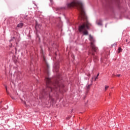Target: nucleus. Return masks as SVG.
I'll return each instance as SVG.
<instances>
[{
    "label": "nucleus",
    "mask_w": 130,
    "mask_h": 130,
    "mask_svg": "<svg viewBox=\"0 0 130 130\" xmlns=\"http://www.w3.org/2000/svg\"><path fill=\"white\" fill-rule=\"evenodd\" d=\"M116 76L118 77V78H119V77H120V74L117 75Z\"/></svg>",
    "instance_id": "obj_14"
},
{
    "label": "nucleus",
    "mask_w": 130,
    "mask_h": 130,
    "mask_svg": "<svg viewBox=\"0 0 130 130\" xmlns=\"http://www.w3.org/2000/svg\"><path fill=\"white\" fill-rule=\"evenodd\" d=\"M98 25H99V26H102V20H100V22L98 23Z\"/></svg>",
    "instance_id": "obj_7"
},
{
    "label": "nucleus",
    "mask_w": 130,
    "mask_h": 130,
    "mask_svg": "<svg viewBox=\"0 0 130 130\" xmlns=\"http://www.w3.org/2000/svg\"><path fill=\"white\" fill-rule=\"evenodd\" d=\"M95 79H94V81H96V80H97V79H98V77H94Z\"/></svg>",
    "instance_id": "obj_15"
},
{
    "label": "nucleus",
    "mask_w": 130,
    "mask_h": 130,
    "mask_svg": "<svg viewBox=\"0 0 130 130\" xmlns=\"http://www.w3.org/2000/svg\"><path fill=\"white\" fill-rule=\"evenodd\" d=\"M91 86H92V84H89L86 86L87 92L89 91V90H90V88L91 87Z\"/></svg>",
    "instance_id": "obj_6"
},
{
    "label": "nucleus",
    "mask_w": 130,
    "mask_h": 130,
    "mask_svg": "<svg viewBox=\"0 0 130 130\" xmlns=\"http://www.w3.org/2000/svg\"><path fill=\"white\" fill-rule=\"evenodd\" d=\"M77 130H83L82 129H77Z\"/></svg>",
    "instance_id": "obj_19"
},
{
    "label": "nucleus",
    "mask_w": 130,
    "mask_h": 130,
    "mask_svg": "<svg viewBox=\"0 0 130 130\" xmlns=\"http://www.w3.org/2000/svg\"><path fill=\"white\" fill-rule=\"evenodd\" d=\"M89 40L90 41V46L92 50H93L94 52H98V48L96 47L94 44L95 42H96V41L91 35H89Z\"/></svg>",
    "instance_id": "obj_2"
},
{
    "label": "nucleus",
    "mask_w": 130,
    "mask_h": 130,
    "mask_svg": "<svg viewBox=\"0 0 130 130\" xmlns=\"http://www.w3.org/2000/svg\"><path fill=\"white\" fill-rule=\"evenodd\" d=\"M108 88H109V86H106L105 87V90H107V89H108Z\"/></svg>",
    "instance_id": "obj_12"
},
{
    "label": "nucleus",
    "mask_w": 130,
    "mask_h": 130,
    "mask_svg": "<svg viewBox=\"0 0 130 130\" xmlns=\"http://www.w3.org/2000/svg\"><path fill=\"white\" fill-rule=\"evenodd\" d=\"M23 26H24V23H20L17 24L18 28H22Z\"/></svg>",
    "instance_id": "obj_5"
},
{
    "label": "nucleus",
    "mask_w": 130,
    "mask_h": 130,
    "mask_svg": "<svg viewBox=\"0 0 130 130\" xmlns=\"http://www.w3.org/2000/svg\"><path fill=\"white\" fill-rule=\"evenodd\" d=\"M0 104H2V102H0Z\"/></svg>",
    "instance_id": "obj_24"
},
{
    "label": "nucleus",
    "mask_w": 130,
    "mask_h": 130,
    "mask_svg": "<svg viewBox=\"0 0 130 130\" xmlns=\"http://www.w3.org/2000/svg\"><path fill=\"white\" fill-rule=\"evenodd\" d=\"M54 69L55 70L56 73L58 72V69H59V64L58 62H56L54 66Z\"/></svg>",
    "instance_id": "obj_3"
},
{
    "label": "nucleus",
    "mask_w": 130,
    "mask_h": 130,
    "mask_svg": "<svg viewBox=\"0 0 130 130\" xmlns=\"http://www.w3.org/2000/svg\"><path fill=\"white\" fill-rule=\"evenodd\" d=\"M10 47H12V44H11V46H10Z\"/></svg>",
    "instance_id": "obj_22"
},
{
    "label": "nucleus",
    "mask_w": 130,
    "mask_h": 130,
    "mask_svg": "<svg viewBox=\"0 0 130 130\" xmlns=\"http://www.w3.org/2000/svg\"><path fill=\"white\" fill-rule=\"evenodd\" d=\"M61 80V76L58 75L57 80L54 82H51V78L46 77L45 81L46 82V88H43L41 91V97L46 99V100H51V102L54 101V99H52V96H54V94H57L58 92H60L61 88H64V85L60 83Z\"/></svg>",
    "instance_id": "obj_1"
},
{
    "label": "nucleus",
    "mask_w": 130,
    "mask_h": 130,
    "mask_svg": "<svg viewBox=\"0 0 130 130\" xmlns=\"http://www.w3.org/2000/svg\"><path fill=\"white\" fill-rule=\"evenodd\" d=\"M106 26H107V25H106Z\"/></svg>",
    "instance_id": "obj_27"
},
{
    "label": "nucleus",
    "mask_w": 130,
    "mask_h": 130,
    "mask_svg": "<svg viewBox=\"0 0 130 130\" xmlns=\"http://www.w3.org/2000/svg\"><path fill=\"white\" fill-rule=\"evenodd\" d=\"M0 108H2V107L0 106Z\"/></svg>",
    "instance_id": "obj_25"
},
{
    "label": "nucleus",
    "mask_w": 130,
    "mask_h": 130,
    "mask_svg": "<svg viewBox=\"0 0 130 130\" xmlns=\"http://www.w3.org/2000/svg\"><path fill=\"white\" fill-rule=\"evenodd\" d=\"M14 39H15V37L12 38L9 41L10 42H11V41H13V40H14Z\"/></svg>",
    "instance_id": "obj_13"
},
{
    "label": "nucleus",
    "mask_w": 130,
    "mask_h": 130,
    "mask_svg": "<svg viewBox=\"0 0 130 130\" xmlns=\"http://www.w3.org/2000/svg\"><path fill=\"white\" fill-rule=\"evenodd\" d=\"M92 79H94V77H92Z\"/></svg>",
    "instance_id": "obj_26"
},
{
    "label": "nucleus",
    "mask_w": 130,
    "mask_h": 130,
    "mask_svg": "<svg viewBox=\"0 0 130 130\" xmlns=\"http://www.w3.org/2000/svg\"><path fill=\"white\" fill-rule=\"evenodd\" d=\"M24 104H25V105H26V102H25L24 103Z\"/></svg>",
    "instance_id": "obj_20"
},
{
    "label": "nucleus",
    "mask_w": 130,
    "mask_h": 130,
    "mask_svg": "<svg viewBox=\"0 0 130 130\" xmlns=\"http://www.w3.org/2000/svg\"><path fill=\"white\" fill-rule=\"evenodd\" d=\"M122 49H121V47H119L118 49V53L122 52Z\"/></svg>",
    "instance_id": "obj_9"
},
{
    "label": "nucleus",
    "mask_w": 130,
    "mask_h": 130,
    "mask_svg": "<svg viewBox=\"0 0 130 130\" xmlns=\"http://www.w3.org/2000/svg\"><path fill=\"white\" fill-rule=\"evenodd\" d=\"M62 9V7H58L57 8H56V11H60V10Z\"/></svg>",
    "instance_id": "obj_10"
},
{
    "label": "nucleus",
    "mask_w": 130,
    "mask_h": 130,
    "mask_svg": "<svg viewBox=\"0 0 130 130\" xmlns=\"http://www.w3.org/2000/svg\"><path fill=\"white\" fill-rule=\"evenodd\" d=\"M116 42L114 43V44H113L112 45H111L112 47H113V46H116Z\"/></svg>",
    "instance_id": "obj_11"
},
{
    "label": "nucleus",
    "mask_w": 130,
    "mask_h": 130,
    "mask_svg": "<svg viewBox=\"0 0 130 130\" xmlns=\"http://www.w3.org/2000/svg\"><path fill=\"white\" fill-rule=\"evenodd\" d=\"M96 77H99V73L97 74Z\"/></svg>",
    "instance_id": "obj_17"
},
{
    "label": "nucleus",
    "mask_w": 130,
    "mask_h": 130,
    "mask_svg": "<svg viewBox=\"0 0 130 130\" xmlns=\"http://www.w3.org/2000/svg\"><path fill=\"white\" fill-rule=\"evenodd\" d=\"M6 91H8V88L6 86Z\"/></svg>",
    "instance_id": "obj_18"
},
{
    "label": "nucleus",
    "mask_w": 130,
    "mask_h": 130,
    "mask_svg": "<svg viewBox=\"0 0 130 130\" xmlns=\"http://www.w3.org/2000/svg\"><path fill=\"white\" fill-rule=\"evenodd\" d=\"M44 60H45V57H44Z\"/></svg>",
    "instance_id": "obj_21"
},
{
    "label": "nucleus",
    "mask_w": 130,
    "mask_h": 130,
    "mask_svg": "<svg viewBox=\"0 0 130 130\" xmlns=\"http://www.w3.org/2000/svg\"><path fill=\"white\" fill-rule=\"evenodd\" d=\"M126 42H127V40H126Z\"/></svg>",
    "instance_id": "obj_23"
},
{
    "label": "nucleus",
    "mask_w": 130,
    "mask_h": 130,
    "mask_svg": "<svg viewBox=\"0 0 130 130\" xmlns=\"http://www.w3.org/2000/svg\"><path fill=\"white\" fill-rule=\"evenodd\" d=\"M89 54H91L94 59H97V57L95 55V53H94V52H93V51H92L91 52H89Z\"/></svg>",
    "instance_id": "obj_4"
},
{
    "label": "nucleus",
    "mask_w": 130,
    "mask_h": 130,
    "mask_svg": "<svg viewBox=\"0 0 130 130\" xmlns=\"http://www.w3.org/2000/svg\"><path fill=\"white\" fill-rule=\"evenodd\" d=\"M83 35H89V32L85 30L84 31H83Z\"/></svg>",
    "instance_id": "obj_8"
},
{
    "label": "nucleus",
    "mask_w": 130,
    "mask_h": 130,
    "mask_svg": "<svg viewBox=\"0 0 130 130\" xmlns=\"http://www.w3.org/2000/svg\"><path fill=\"white\" fill-rule=\"evenodd\" d=\"M50 2L51 4H52V3L53 2V0H50Z\"/></svg>",
    "instance_id": "obj_16"
}]
</instances>
